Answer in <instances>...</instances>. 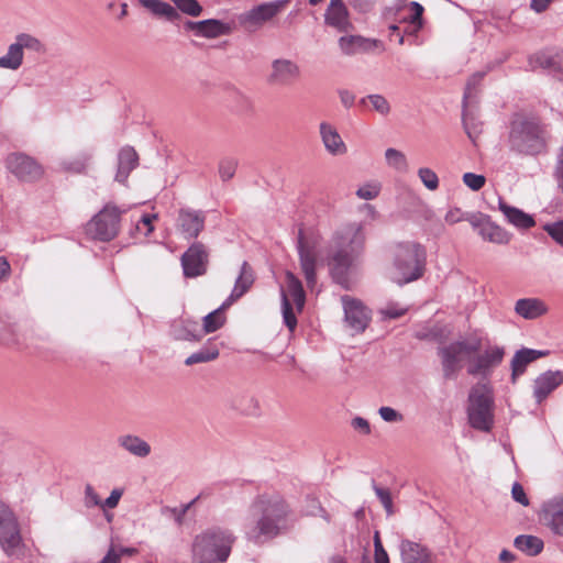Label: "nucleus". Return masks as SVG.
I'll use <instances>...</instances> for the list:
<instances>
[{"label": "nucleus", "mask_w": 563, "mask_h": 563, "mask_svg": "<svg viewBox=\"0 0 563 563\" xmlns=\"http://www.w3.org/2000/svg\"><path fill=\"white\" fill-rule=\"evenodd\" d=\"M509 147L521 155H538L547 148V131L536 119L517 118L510 123Z\"/></svg>", "instance_id": "20e7f679"}, {"label": "nucleus", "mask_w": 563, "mask_h": 563, "mask_svg": "<svg viewBox=\"0 0 563 563\" xmlns=\"http://www.w3.org/2000/svg\"><path fill=\"white\" fill-rule=\"evenodd\" d=\"M547 354L548 352L544 351L526 347L517 351L511 360V382L516 383L517 378L525 373L527 366L531 362L545 356Z\"/></svg>", "instance_id": "bb28decb"}, {"label": "nucleus", "mask_w": 563, "mask_h": 563, "mask_svg": "<svg viewBox=\"0 0 563 563\" xmlns=\"http://www.w3.org/2000/svg\"><path fill=\"white\" fill-rule=\"evenodd\" d=\"M24 51L43 54L46 48L36 36L30 33H19L15 35L14 42L8 46L7 53L0 56V68L18 70L23 64Z\"/></svg>", "instance_id": "6e6552de"}, {"label": "nucleus", "mask_w": 563, "mask_h": 563, "mask_svg": "<svg viewBox=\"0 0 563 563\" xmlns=\"http://www.w3.org/2000/svg\"><path fill=\"white\" fill-rule=\"evenodd\" d=\"M286 2H288V0L258 4L242 15L241 23L246 27H260L277 15Z\"/></svg>", "instance_id": "a211bd4d"}, {"label": "nucleus", "mask_w": 563, "mask_h": 563, "mask_svg": "<svg viewBox=\"0 0 563 563\" xmlns=\"http://www.w3.org/2000/svg\"><path fill=\"white\" fill-rule=\"evenodd\" d=\"M426 266V251L415 242L399 243L395 247L390 278L398 285L415 282L422 277Z\"/></svg>", "instance_id": "39448f33"}, {"label": "nucleus", "mask_w": 563, "mask_h": 563, "mask_svg": "<svg viewBox=\"0 0 563 563\" xmlns=\"http://www.w3.org/2000/svg\"><path fill=\"white\" fill-rule=\"evenodd\" d=\"M464 184L474 191L482 189L486 183V178L483 175L474 173H465L463 175Z\"/></svg>", "instance_id": "603ef678"}, {"label": "nucleus", "mask_w": 563, "mask_h": 563, "mask_svg": "<svg viewBox=\"0 0 563 563\" xmlns=\"http://www.w3.org/2000/svg\"><path fill=\"white\" fill-rule=\"evenodd\" d=\"M232 407L245 416H258L261 406L258 399L250 393H242L232 399Z\"/></svg>", "instance_id": "c9c22d12"}, {"label": "nucleus", "mask_w": 563, "mask_h": 563, "mask_svg": "<svg viewBox=\"0 0 563 563\" xmlns=\"http://www.w3.org/2000/svg\"><path fill=\"white\" fill-rule=\"evenodd\" d=\"M511 496H512L514 500L519 503L520 505H522L525 507L529 506V499H528L521 484L515 483L512 485Z\"/></svg>", "instance_id": "052dcab7"}, {"label": "nucleus", "mask_w": 563, "mask_h": 563, "mask_svg": "<svg viewBox=\"0 0 563 563\" xmlns=\"http://www.w3.org/2000/svg\"><path fill=\"white\" fill-rule=\"evenodd\" d=\"M118 444L130 454L140 459H144L151 454V445L137 435H120L118 438Z\"/></svg>", "instance_id": "2f4dec72"}, {"label": "nucleus", "mask_w": 563, "mask_h": 563, "mask_svg": "<svg viewBox=\"0 0 563 563\" xmlns=\"http://www.w3.org/2000/svg\"><path fill=\"white\" fill-rule=\"evenodd\" d=\"M297 250L299 254L300 268L305 276L307 286L313 288L317 284V258L314 247L305 240L303 231L300 229L298 233Z\"/></svg>", "instance_id": "f3484780"}, {"label": "nucleus", "mask_w": 563, "mask_h": 563, "mask_svg": "<svg viewBox=\"0 0 563 563\" xmlns=\"http://www.w3.org/2000/svg\"><path fill=\"white\" fill-rule=\"evenodd\" d=\"M554 178L558 183V188L563 192V146L558 154V161L554 169Z\"/></svg>", "instance_id": "680f3d73"}, {"label": "nucleus", "mask_w": 563, "mask_h": 563, "mask_svg": "<svg viewBox=\"0 0 563 563\" xmlns=\"http://www.w3.org/2000/svg\"><path fill=\"white\" fill-rule=\"evenodd\" d=\"M84 504L87 508L100 507L101 498L91 484L85 486Z\"/></svg>", "instance_id": "5fc2aeb1"}, {"label": "nucleus", "mask_w": 563, "mask_h": 563, "mask_svg": "<svg viewBox=\"0 0 563 563\" xmlns=\"http://www.w3.org/2000/svg\"><path fill=\"white\" fill-rule=\"evenodd\" d=\"M286 285L287 292L283 287L280 288L283 318L287 328L294 331L297 327V318L288 299V295L292 298L297 310L300 312L305 307L306 294L301 282L290 271L286 272Z\"/></svg>", "instance_id": "9d476101"}, {"label": "nucleus", "mask_w": 563, "mask_h": 563, "mask_svg": "<svg viewBox=\"0 0 563 563\" xmlns=\"http://www.w3.org/2000/svg\"><path fill=\"white\" fill-rule=\"evenodd\" d=\"M200 498V495L197 496L194 500H191L189 504L183 506L181 509L177 508H166L164 511L168 512L178 525H181L184 516L186 512L190 509V507Z\"/></svg>", "instance_id": "4d7b16f0"}, {"label": "nucleus", "mask_w": 563, "mask_h": 563, "mask_svg": "<svg viewBox=\"0 0 563 563\" xmlns=\"http://www.w3.org/2000/svg\"><path fill=\"white\" fill-rule=\"evenodd\" d=\"M382 43L377 40L366 38L360 35H346L339 38V47L345 55L367 53L378 47Z\"/></svg>", "instance_id": "5701e85b"}, {"label": "nucleus", "mask_w": 563, "mask_h": 563, "mask_svg": "<svg viewBox=\"0 0 563 563\" xmlns=\"http://www.w3.org/2000/svg\"><path fill=\"white\" fill-rule=\"evenodd\" d=\"M505 356V350L501 346H489L482 354L470 360L467 373L473 376L487 377L494 367L498 366Z\"/></svg>", "instance_id": "2eb2a0df"}, {"label": "nucleus", "mask_w": 563, "mask_h": 563, "mask_svg": "<svg viewBox=\"0 0 563 563\" xmlns=\"http://www.w3.org/2000/svg\"><path fill=\"white\" fill-rule=\"evenodd\" d=\"M543 229L555 242L563 244V220L554 223H548Z\"/></svg>", "instance_id": "6e6d98bb"}, {"label": "nucleus", "mask_w": 563, "mask_h": 563, "mask_svg": "<svg viewBox=\"0 0 563 563\" xmlns=\"http://www.w3.org/2000/svg\"><path fill=\"white\" fill-rule=\"evenodd\" d=\"M489 220L487 216L482 213H467L465 221L470 222V224L477 230V233L481 234V230L485 227L486 222Z\"/></svg>", "instance_id": "13d9d810"}, {"label": "nucleus", "mask_w": 563, "mask_h": 563, "mask_svg": "<svg viewBox=\"0 0 563 563\" xmlns=\"http://www.w3.org/2000/svg\"><path fill=\"white\" fill-rule=\"evenodd\" d=\"M547 310L544 302L538 298L519 299L515 305L516 313L528 320L541 317Z\"/></svg>", "instance_id": "7c9ffc66"}, {"label": "nucleus", "mask_w": 563, "mask_h": 563, "mask_svg": "<svg viewBox=\"0 0 563 563\" xmlns=\"http://www.w3.org/2000/svg\"><path fill=\"white\" fill-rule=\"evenodd\" d=\"M462 121L465 133L467 134L468 139L475 143L476 139L482 133L483 123L477 120L475 113L470 109V106L466 108L463 107Z\"/></svg>", "instance_id": "58836bf2"}, {"label": "nucleus", "mask_w": 563, "mask_h": 563, "mask_svg": "<svg viewBox=\"0 0 563 563\" xmlns=\"http://www.w3.org/2000/svg\"><path fill=\"white\" fill-rule=\"evenodd\" d=\"M320 135L325 150L332 155H343L347 148L339 132L328 122L320 123Z\"/></svg>", "instance_id": "cd10ccee"}, {"label": "nucleus", "mask_w": 563, "mask_h": 563, "mask_svg": "<svg viewBox=\"0 0 563 563\" xmlns=\"http://www.w3.org/2000/svg\"><path fill=\"white\" fill-rule=\"evenodd\" d=\"M7 168L16 178L33 183L43 176V167L31 156L23 153H11L5 158Z\"/></svg>", "instance_id": "f8f14e48"}, {"label": "nucleus", "mask_w": 563, "mask_h": 563, "mask_svg": "<svg viewBox=\"0 0 563 563\" xmlns=\"http://www.w3.org/2000/svg\"><path fill=\"white\" fill-rule=\"evenodd\" d=\"M402 563H428V554L418 543L402 541L400 544Z\"/></svg>", "instance_id": "e433bc0d"}, {"label": "nucleus", "mask_w": 563, "mask_h": 563, "mask_svg": "<svg viewBox=\"0 0 563 563\" xmlns=\"http://www.w3.org/2000/svg\"><path fill=\"white\" fill-rule=\"evenodd\" d=\"M378 413L386 422L395 423L404 421V416L391 407L383 406L378 409Z\"/></svg>", "instance_id": "864d4df0"}, {"label": "nucleus", "mask_w": 563, "mask_h": 563, "mask_svg": "<svg viewBox=\"0 0 563 563\" xmlns=\"http://www.w3.org/2000/svg\"><path fill=\"white\" fill-rule=\"evenodd\" d=\"M324 19L328 25L340 32H346L351 26L347 9L344 4H329Z\"/></svg>", "instance_id": "473e14b6"}, {"label": "nucleus", "mask_w": 563, "mask_h": 563, "mask_svg": "<svg viewBox=\"0 0 563 563\" xmlns=\"http://www.w3.org/2000/svg\"><path fill=\"white\" fill-rule=\"evenodd\" d=\"M180 261L186 277L205 275L209 263V250L203 243L195 242L181 255Z\"/></svg>", "instance_id": "4468645a"}, {"label": "nucleus", "mask_w": 563, "mask_h": 563, "mask_svg": "<svg viewBox=\"0 0 563 563\" xmlns=\"http://www.w3.org/2000/svg\"><path fill=\"white\" fill-rule=\"evenodd\" d=\"M254 273L247 262H243L240 274L235 280L233 290L229 298L223 302V307H230L235 300L240 299L254 283Z\"/></svg>", "instance_id": "b1692460"}, {"label": "nucleus", "mask_w": 563, "mask_h": 563, "mask_svg": "<svg viewBox=\"0 0 563 563\" xmlns=\"http://www.w3.org/2000/svg\"><path fill=\"white\" fill-rule=\"evenodd\" d=\"M122 211L114 205H106L88 223L87 233L95 240L109 242L120 230Z\"/></svg>", "instance_id": "1a4fd4ad"}, {"label": "nucleus", "mask_w": 563, "mask_h": 563, "mask_svg": "<svg viewBox=\"0 0 563 563\" xmlns=\"http://www.w3.org/2000/svg\"><path fill=\"white\" fill-rule=\"evenodd\" d=\"M344 309V321L346 325L355 333H362L371 320L368 310L364 305L349 296L342 297Z\"/></svg>", "instance_id": "dca6fc26"}, {"label": "nucleus", "mask_w": 563, "mask_h": 563, "mask_svg": "<svg viewBox=\"0 0 563 563\" xmlns=\"http://www.w3.org/2000/svg\"><path fill=\"white\" fill-rule=\"evenodd\" d=\"M289 506L278 495H261L250 506L244 522L249 540L261 544L287 529Z\"/></svg>", "instance_id": "f257e3e1"}, {"label": "nucleus", "mask_w": 563, "mask_h": 563, "mask_svg": "<svg viewBox=\"0 0 563 563\" xmlns=\"http://www.w3.org/2000/svg\"><path fill=\"white\" fill-rule=\"evenodd\" d=\"M234 536L225 529L209 528L198 533L191 544L194 563H224L230 556Z\"/></svg>", "instance_id": "7ed1b4c3"}, {"label": "nucleus", "mask_w": 563, "mask_h": 563, "mask_svg": "<svg viewBox=\"0 0 563 563\" xmlns=\"http://www.w3.org/2000/svg\"><path fill=\"white\" fill-rule=\"evenodd\" d=\"M339 93V97H340V100H341V103L346 108H351L353 107L354 102H355V95L347 90V89H340L338 91Z\"/></svg>", "instance_id": "0e129e2a"}, {"label": "nucleus", "mask_w": 563, "mask_h": 563, "mask_svg": "<svg viewBox=\"0 0 563 563\" xmlns=\"http://www.w3.org/2000/svg\"><path fill=\"white\" fill-rule=\"evenodd\" d=\"M373 489H374L377 498L382 503L383 507L385 508L386 514L388 516H391L394 514V506H393V499H391L390 492L386 488H382V487L377 486L375 484V482H373Z\"/></svg>", "instance_id": "09e8293b"}, {"label": "nucleus", "mask_w": 563, "mask_h": 563, "mask_svg": "<svg viewBox=\"0 0 563 563\" xmlns=\"http://www.w3.org/2000/svg\"><path fill=\"white\" fill-rule=\"evenodd\" d=\"M300 77L301 68L295 60L279 57L272 60L267 81L273 86L289 87Z\"/></svg>", "instance_id": "ddd939ff"}, {"label": "nucleus", "mask_w": 563, "mask_h": 563, "mask_svg": "<svg viewBox=\"0 0 563 563\" xmlns=\"http://www.w3.org/2000/svg\"><path fill=\"white\" fill-rule=\"evenodd\" d=\"M481 349V340L455 341L438 349V355L441 357L443 376L454 378L462 368V362L477 353Z\"/></svg>", "instance_id": "0eeeda50"}, {"label": "nucleus", "mask_w": 563, "mask_h": 563, "mask_svg": "<svg viewBox=\"0 0 563 563\" xmlns=\"http://www.w3.org/2000/svg\"><path fill=\"white\" fill-rule=\"evenodd\" d=\"M156 218H157V214H143L136 223V230H140V224H143L146 227L145 235H148L154 230L152 222Z\"/></svg>", "instance_id": "69168bd1"}, {"label": "nucleus", "mask_w": 563, "mask_h": 563, "mask_svg": "<svg viewBox=\"0 0 563 563\" xmlns=\"http://www.w3.org/2000/svg\"><path fill=\"white\" fill-rule=\"evenodd\" d=\"M484 77V73H476L472 75L465 87L464 96H463V107L466 108L471 106L473 102L477 101V87L481 85V81Z\"/></svg>", "instance_id": "79ce46f5"}, {"label": "nucleus", "mask_w": 563, "mask_h": 563, "mask_svg": "<svg viewBox=\"0 0 563 563\" xmlns=\"http://www.w3.org/2000/svg\"><path fill=\"white\" fill-rule=\"evenodd\" d=\"M468 422L472 428L489 432L494 426V398L487 384L475 385L468 395Z\"/></svg>", "instance_id": "423d86ee"}, {"label": "nucleus", "mask_w": 563, "mask_h": 563, "mask_svg": "<svg viewBox=\"0 0 563 563\" xmlns=\"http://www.w3.org/2000/svg\"><path fill=\"white\" fill-rule=\"evenodd\" d=\"M185 29L187 31H194L196 35L203 37H217L225 34L229 27L219 20L209 19L203 21H186Z\"/></svg>", "instance_id": "393cba45"}, {"label": "nucleus", "mask_w": 563, "mask_h": 563, "mask_svg": "<svg viewBox=\"0 0 563 563\" xmlns=\"http://www.w3.org/2000/svg\"><path fill=\"white\" fill-rule=\"evenodd\" d=\"M238 163L233 158H224L219 164V174L223 181L231 179L236 170Z\"/></svg>", "instance_id": "8fccbe9b"}, {"label": "nucleus", "mask_w": 563, "mask_h": 563, "mask_svg": "<svg viewBox=\"0 0 563 563\" xmlns=\"http://www.w3.org/2000/svg\"><path fill=\"white\" fill-rule=\"evenodd\" d=\"M122 495H123V490L122 489H120V488L113 489L111 492L110 496L104 501L101 500L100 507L102 509H106V508L113 509V508H115L118 506Z\"/></svg>", "instance_id": "bf43d9fd"}, {"label": "nucleus", "mask_w": 563, "mask_h": 563, "mask_svg": "<svg viewBox=\"0 0 563 563\" xmlns=\"http://www.w3.org/2000/svg\"><path fill=\"white\" fill-rule=\"evenodd\" d=\"M368 101L372 103L375 111L383 115H387L390 112V106L387 99L382 95H368Z\"/></svg>", "instance_id": "3c124183"}, {"label": "nucleus", "mask_w": 563, "mask_h": 563, "mask_svg": "<svg viewBox=\"0 0 563 563\" xmlns=\"http://www.w3.org/2000/svg\"><path fill=\"white\" fill-rule=\"evenodd\" d=\"M227 307H223V303L218 309L213 310L212 312L208 313L206 317H203V323H202V336L208 333H212L217 330H219L225 321V317L223 314V310Z\"/></svg>", "instance_id": "ea45409f"}, {"label": "nucleus", "mask_w": 563, "mask_h": 563, "mask_svg": "<svg viewBox=\"0 0 563 563\" xmlns=\"http://www.w3.org/2000/svg\"><path fill=\"white\" fill-rule=\"evenodd\" d=\"M206 216L202 211L181 209L177 224L185 239H197L205 228Z\"/></svg>", "instance_id": "aec40b11"}, {"label": "nucleus", "mask_w": 563, "mask_h": 563, "mask_svg": "<svg viewBox=\"0 0 563 563\" xmlns=\"http://www.w3.org/2000/svg\"><path fill=\"white\" fill-rule=\"evenodd\" d=\"M514 547L528 556H537L542 552L544 542L537 536L520 534L515 538Z\"/></svg>", "instance_id": "f704fd0d"}, {"label": "nucleus", "mask_w": 563, "mask_h": 563, "mask_svg": "<svg viewBox=\"0 0 563 563\" xmlns=\"http://www.w3.org/2000/svg\"><path fill=\"white\" fill-rule=\"evenodd\" d=\"M542 520L553 534L563 538V495L543 504Z\"/></svg>", "instance_id": "6ab92c4d"}, {"label": "nucleus", "mask_w": 563, "mask_h": 563, "mask_svg": "<svg viewBox=\"0 0 563 563\" xmlns=\"http://www.w3.org/2000/svg\"><path fill=\"white\" fill-rule=\"evenodd\" d=\"M139 165V155L131 146H124L118 154L115 180L125 184L130 173Z\"/></svg>", "instance_id": "c85d7f7f"}, {"label": "nucleus", "mask_w": 563, "mask_h": 563, "mask_svg": "<svg viewBox=\"0 0 563 563\" xmlns=\"http://www.w3.org/2000/svg\"><path fill=\"white\" fill-rule=\"evenodd\" d=\"M170 334L175 340L200 341L202 331L199 323L189 319L176 320L172 323Z\"/></svg>", "instance_id": "a878e982"}, {"label": "nucleus", "mask_w": 563, "mask_h": 563, "mask_svg": "<svg viewBox=\"0 0 563 563\" xmlns=\"http://www.w3.org/2000/svg\"><path fill=\"white\" fill-rule=\"evenodd\" d=\"M22 538L15 515L4 503H0V544L11 555L20 548Z\"/></svg>", "instance_id": "9b49d317"}, {"label": "nucleus", "mask_w": 563, "mask_h": 563, "mask_svg": "<svg viewBox=\"0 0 563 563\" xmlns=\"http://www.w3.org/2000/svg\"><path fill=\"white\" fill-rule=\"evenodd\" d=\"M563 384V371H547L534 379L533 397L538 404Z\"/></svg>", "instance_id": "412c9836"}, {"label": "nucleus", "mask_w": 563, "mask_h": 563, "mask_svg": "<svg viewBox=\"0 0 563 563\" xmlns=\"http://www.w3.org/2000/svg\"><path fill=\"white\" fill-rule=\"evenodd\" d=\"M175 3L177 11L190 16H199L202 12V7L197 0H170Z\"/></svg>", "instance_id": "a18cd8bd"}, {"label": "nucleus", "mask_w": 563, "mask_h": 563, "mask_svg": "<svg viewBox=\"0 0 563 563\" xmlns=\"http://www.w3.org/2000/svg\"><path fill=\"white\" fill-rule=\"evenodd\" d=\"M418 177L427 189L434 191L439 188V177L431 168H419Z\"/></svg>", "instance_id": "49530a36"}, {"label": "nucleus", "mask_w": 563, "mask_h": 563, "mask_svg": "<svg viewBox=\"0 0 563 563\" xmlns=\"http://www.w3.org/2000/svg\"><path fill=\"white\" fill-rule=\"evenodd\" d=\"M466 214L467 213L463 212L460 208L450 209L445 214V222L449 224H455L461 221H465Z\"/></svg>", "instance_id": "e2e57ef3"}, {"label": "nucleus", "mask_w": 563, "mask_h": 563, "mask_svg": "<svg viewBox=\"0 0 563 563\" xmlns=\"http://www.w3.org/2000/svg\"><path fill=\"white\" fill-rule=\"evenodd\" d=\"M91 159V154L81 153L74 159L63 161L62 167L64 170L71 172L75 174L85 173L89 161Z\"/></svg>", "instance_id": "c03bdc74"}, {"label": "nucleus", "mask_w": 563, "mask_h": 563, "mask_svg": "<svg viewBox=\"0 0 563 563\" xmlns=\"http://www.w3.org/2000/svg\"><path fill=\"white\" fill-rule=\"evenodd\" d=\"M219 356V349L216 345L209 344L201 347L198 352L192 353L185 360L187 366L198 363H207L216 360Z\"/></svg>", "instance_id": "a19ab883"}, {"label": "nucleus", "mask_w": 563, "mask_h": 563, "mask_svg": "<svg viewBox=\"0 0 563 563\" xmlns=\"http://www.w3.org/2000/svg\"><path fill=\"white\" fill-rule=\"evenodd\" d=\"M498 207L499 210L505 216V218L507 219V221L515 225L516 228L529 229L536 224L533 218L530 214L523 212L522 210L516 207L509 206L501 199H499Z\"/></svg>", "instance_id": "c756f323"}, {"label": "nucleus", "mask_w": 563, "mask_h": 563, "mask_svg": "<svg viewBox=\"0 0 563 563\" xmlns=\"http://www.w3.org/2000/svg\"><path fill=\"white\" fill-rule=\"evenodd\" d=\"M530 64L549 70L556 79L563 81V53L541 52L530 57Z\"/></svg>", "instance_id": "4be33fe9"}, {"label": "nucleus", "mask_w": 563, "mask_h": 563, "mask_svg": "<svg viewBox=\"0 0 563 563\" xmlns=\"http://www.w3.org/2000/svg\"><path fill=\"white\" fill-rule=\"evenodd\" d=\"M365 239L363 227L353 223L336 232L329 246L330 274L333 280L344 288H349V274L364 250Z\"/></svg>", "instance_id": "f03ea898"}, {"label": "nucleus", "mask_w": 563, "mask_h": 563, "mask_svg": "<svg viewBox=\"0 0 563 563\" xmlns=\"http://www.w3.org/2000/svg\"><path fill=\"white\" fill-rule=\"evenodd\" d=\"M141 5L150 10L156 16H163L170 22L180 20V13L167 2L159 0H137Z\"/></svg>", "instance_id": "72a5a7b5"}, {"label": "nucleus", "mask_w": 563, "mask_h": 563, "mask_svg": "<svg viewBox=\"0 0 563 563\" xmlns=\"http://www.w3.org/2000/svg\"><path fill=\"white\" fill-rule=\"evenodd\" d=\"M380 190L382 184L375 180L361 186L356 190V196L363 200H373L379 196Z\"/></svg>", "instance_id": "de8ad7c7"}, {"label": "nucleus", "mask_w": 563, "mask_h": 563, "mask_svg": "<svg viewBox=\"0 0 563 563\" xmlns=\"http://www.w3.org/2000/svg\"><path fill=\"white\" fill-rule=\"evenodd\" d=\"M375 563H389V558L383 545L374 549Z\"/></svg>", "instance_id": "774afa93"}, {"label": "nucleus", "mask_w": 563, "mask_h": 563, "mask_svg": "<svg viewBox=\"0 0 563 563\" xmlns=\"http://www.w3.org/2000/svg\"><path fill=\"white\" fill-rule=\"evenodd\" d=\"M479 235L483 240L495 244H508L511 239L510 233L490 220L486 222Z\"/></svg>", "instance_id": "4c0bfd02"}, {"label": "nucleus", "mask_w": 563, "mask_h": 563, "mask_svg": "<svg viewBox=\"0 0 563 563\" xmlns=\"http://www.w3.org/2000/svg\"><path fill=\"white\" fill-rule=\"evenodd\" d=\"M385 158L388 166L396 170L401 173H406L408 170V161L402 152L396 148H387L385 152Z\"/></svg>", "instance_id": "37998d69"}, {"label": "nucleus", "mask_w": 563, "mask_h": 563, "mask_svg": "<svg viewBox=\"0 0 563 563\" xmlns=\"http://www.w3.org/2000/svg\"><path fill=\"white\" fill-rule=\"evenodd\" d=\"M352 427L355 429V430H358L360 432H362L363 434H368L371 433V427H369V423L366 419L362 418V417H355L352 422H351Z\"/></svg>", "instance_id": "338daca9"}]
</instances>
